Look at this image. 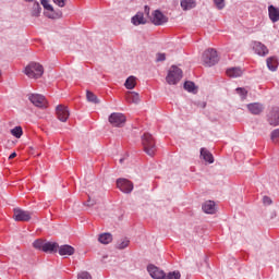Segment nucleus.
<instances>
[{
    "mask_svg": "<svg viewBox=\"0 0 279 279\" xmlns=\"http://www.w3.org/2000/svg\"><path fill=\"white\" fill-rule=\"evenodd\" d=\"M25 75L31 80H38V77H43V73H45V69L40 63L31 62L24 71Z\"/></svg>",
    "mask_w": 279,
    "mask_h": 279,
    "instance_id": "f257e3e1",
    "label": "nucleus"
},
{
    "mask_svg": "<svg viewBox=\"0 0 279 279\" xmlns=\"http://www.w3.org/2000/svg\"><path fill=\"white\" fill-rule=\"evenodd\" d=\"M142 145L147 156H154V154H156V141L151 134L145 133L142 136Z\"/></svg>",
    "mask_w": 279,
    "mask_h": 279,
    "instance_id": "f03ea898",
    "label": "nucleus"
},
{
    "mask_svg": "<svg viewBox=\"0 0 279 279\" xmlns=\"http://www.w3.org/2000/svg\"><path fill=\"white\" fill-rule=\"evenodd\" d=\"M202 60H203L204 66H215V64L219 62V56L217 54V50L215 49L205 50L203 53Z\"/></svg>",
    "mask_w": 279,
    "mask_h": 279,
    "instance_id": "7ed1b4c3",
    "label": "nucleus"
},
{
    "mask_svg": "<svg viewBox=\"0 0 279 279\" xmlns=\"http://www.w3.org/2000/svg\"><path fill=\"white\" fill-rule=\"evenodd\" d=\"M182 80V70L175 65H172L166 76V82L171 86H175L178 82Z\"/></svg>",
    "mask_w": 279,
    "mask_h": 279,
    "instance_id": "20e7f679",
    "label": "nucleus"
},
{
    "mask_svg": "<svg viewBox=\"0 0 279 279\" xmlns=\"http://www.w3.org/2000/svg\"><path fill=\"white\" fill-rule=\"evenodd\" d=\"M125 121H128V119L123 113L113 112L109 116V123L113 128H123L125 125Z\"/></svg>",
    "mask_w": 279,
    "mask_h": 279,
    "instance_id": "39448f33",
    "label": "nucleus"
},
{
    "mask_svg": "<svg viewBox=\"0 0 279 279\" xmlns=\"http://www.w3.org/2000/svg\"><path fill=\"white\" fill-rule=\"evenodd\" d=\"M34 213L23 210L21 208L13 209V219L14 221H31Z\"/></svg>",
    "mask_w": 279,
    "mask_h": 279,
    "instance_id": "423d86ee",
    "label": "nucleus"
},
{
    "mask_svg": "<svg viewBox=\"0 0 279 279\" xmlns=\"http://www.w3.org/2000/svg\"><path fill=\"white\" fill-rule=\"evenodd\" d=\"M169 19L167 17V15L162 14L160 10L154 11L150 16V23H153V25H165V23H167Z\"/></svg>",
    "mask_w": 279,
    "mask_h": 279,
    "instance_id": "0eeeda50",
    "label": "nucleus"
},
{
    "mask_svg": "<svg viewBox=\"0 0 279 279\" xmlns=\"http://www.w3.org/2000/svg\"><path fill=\"white\" fill-rule=\"evenodd\" d=\"M117 187L122 191V193H132L134 190V184L128 179H118Z\"/></svg>",
    "mask_w": 279,
    "mask_h": 279,
    "instance_id": "6e6552de",
    "label": "nucleus"
},
{
    "mask_svg": "<svg viewBox=\"0 0 279 279\" xmlns=\"http://www.w3.org/2000/svg\"><path fill=\"white\" fill-rule=\"evenodd\" d=\"M29 101L37 108H47V99L40 94H33L29 96Z\"/></svg>",
    "mask_w": 279,
    "mask_h": 279,
    "instance_id": "1a4fd4ad",
    "label": "nucleus"
},
{
    "mask_svg": "<svg viewBox=\"0 0 279 279\" xmlns=\"http://www.w3.org/2000/svg\"><path fill=\"white\" fill-rule=\"evenodd\" d=\"M253 50L257 56H262L263 58L269 54V49L267 48V46H265V44L259 41L253 43Z\"/></svg>",
    "mask_w": 279,
    "mask_h": 279,
    "instance_id": "9d476101",
    "label": "nucleus"
},
{
    "mask_svg": "<svg viewBox=\"0 0 279 279\" xmlns=\"http://www.w3.org/2000/svg\"><path fill=\"white\" fill-rule=\"evenodd\" d=\"M70 114L71 113L69 112V107H64L62 105L57 107V117L62 123H66Z\"/></svg>",
    "mask_w": 279,
    "mask_h": 279,
    "instance_id": "9b49d317",
    "label": "nucleus"
},
{
    "mask_svg": "<svg viewBox=\"0 0 279 279\" xmlns=\"http://www.w3.org/2000/svg\"><path fill=\"white\" fill-rule=\"evenodd\" d=\"M147 271L149 276L153 277L154 279L165 278V272L160 268L156 267L155 265H148Z\"/></svg>",
    "mask_w": 279,
    "mask_h": 279,
    "instance_id": "f8f14e48",
    "label": "nucleus"
},
{
    "mask_svg": "<svg viewBox=\"0 0 279 279\" xmlns=\"http://www.w3.org/2000/svg\"><path fill=\"white\" fill-rule=\"evenodd\" d=\"M60 256H73L75 248L69 244H64L58 247Z\"/></svg>",
    "mask_w": 279,
    "mask_h": 279,
    "instance_id": "ddd939ff",
    "label": "nucleus"
},
{
    "mask_svg": "<svg viewBox=\"0 0 279 279\" xmlns=\"http://www.w3.org/2000/svg\"><path fill=\"white\" fill-rule=\"evenodd\" d=\"M268 122L270 125H278L279 124V108H274L270 113L268 114Z\"/></svg>",
    "mask_w": 279,
    "mask_h": 279,
    "instance_id": "4468645a",
    "label": "nucleus"
},
{
    "mask_svg": "<svg viewBox=\"0 0 279 279\" xmlns=\"http://www.w3.org/2000/svg\"><path fill=\"white\" fill-rule=\"evenodd\" d=\"M268 16L271 23H278L279 21V9L276 8L274 4L268 7Z\"/></svg>",
    "mask_w": 279,
    "mask_h": 279,
    "instance_id": "2eb2a0df",
    "label": "nucleus"
},
{
    "mask_svg": "<svg viewBox=\"0 0 279 279\" xmlns=\"http://www.w3.org/2000/svg\"><path fill=\"white\" fill-rule=\"evenodd\" d=\"M247 109L251 114H260V112H263V110H265V107H263L262 104L253 102V104L247 105Z\"/></svg>",
    "mask_w": 279,
    "mask_h": 279,
    "instance_id": "dca6fc26",
    "label": "nucleus"
},
{
    "mask_svg": "<svg viewBox=\"0 0 279 279\" xmlns=\"http://www.w3.org/2000/svg\"><path fill=\"white\" fill-rule=\"evenodd\" d=\"M202 208L204 213H206L207 215H215V213H217V208L215 207V202L213 201L205 202Z\"/></svg>",
    "mask_w": 279,
    "mask_h": 279,
    "instance_id": "f3484780",
    "label": "nucleus"
},
{
    "mask_svg": "<svg viewBox=\"0 0 279 279\" xmlns=\"http://www.w3.org/2000/svg\"><path fill=\"white\" fill-rule=\"evenodd\" d=\"M266 64H267V69H269V71H277L278 70V57L274 56V57H269L266 59Z\"/></svg>",
    "mask_w": 279,
    "mask_h": 279,
    "instance_id": "a211bd4d",
    "label": "nucleus"
},
{
    "mask_svg": "<svg viewBox=\"0 0 279 279\" xmlns=\"http://www.w3.org/2000/svg\"><path fill=\"white\" fill-rule=\"evenodd\" d=\"M125 99L129 104H138L141 101V96L135 92H128Z\"/></svg>",
    "mask_w": 279,
    "mask_h": 279,
    "instance_id": "6ab92c4d",
    "label": "nucleus"
},
{
    "mask_svg": "<svg viewBox=\"0 0 279 279\" xmlns=\"http://www.w3.org/2000/svg\"><path fill=\"white\" fill-rule=\"evenodd\" d=\"M58 247L60 246L56 242H46L44 245V252L46 254H53V252H58Z\"/></svg>",
    "mask_w": 279,
    "mask_h": 279,
    "instance_id": "aec40b11",
    "label": "nucleus"
},
{
    "mask_svg": "<svg viewBox=\"0 0 279 279\" xmlns=\"http://www.w3.org/2000/svg\"><path fill=\"white\" fill-rule=\"evenodd\" d=\"M201 156L205 160V162H209V165H213V162H215V157H213V154L206 148H201Z\"/></svg>",
    "mask_w": 279,
    "mask_h": 279,
    "instance_id": "412c9836",
    "label": "nucleus"
},
{
    "mask_svg": "<svg viewBox=\"0 0 279 279\" xmlns=\"http://www.w3.org/2000/svg\"><path fill=\"white\" fill-rule=\"evenodd\" d=\"M133 25H145L147 21L145 20V15L138 12L135 16L132 17Z\"/></svg>",
    "mask_w": 279,
    "mask_h": 279,
    "instance_id": "4be33fe9",
    "label": "nucleus"
},
{
    "mask_svg": "<svg viewBox=\"0 0 279 279\" xmlns=\"http://www.w3.org/2000/svg\"><path fill=\"white\" fill-rule=\"evenodd\" d=\"M227 75L229 77H241L243 75V70H241V68H231L227 70Z\"/></svg>",
    "mask_w": 279,
    "mask_h": 279,
    "instance_id": "5701e85b",
    "label": "nucleus"
},
{
    "mask_svg": "<svg viewBox=\"0 0 279 279\" xmlns=\"http://www.w3.org/2000/svg\"><path fill=\"white\" fill-rule=\"evenodd\" d=\"M99 243L102 245H108V243H112V234L110 233H102L98 238Z\"/></svg>",
    "mask_w": 279,
    "mask_h": 279,
    "instance_id": "b1692460",
    "label": "nucleus"
},
{
    "mask_svg": "<svg viewBox=\"0 0 279 279\" xmlns=\"http://www.w3.org/2000/svg\"><path fill=\"white\" fill-rule=\"evenodd\" d=\"M124 86H125V88H128V90H132V89L136 88V77L129 76L125 81Z\"/></svg>",
    "mask_w": 279,
    "mask_h": 279,
    "instance_id": "393cba45",
    "label": "nucleus"
},
{
    "mask_svg": "<svg viewBox=\"0 0 279 279\" xmlns=\"http://www.w3.org/2000/svg\"><path fill=\"white\" fill-rule=\"evenodd\" d=\"M181 8L183 10H193L195 8V0H181Z\"/></svg>",
    "mask_w": 279,
    "mask_h": 279,
    "instance_id": "a878e982",
    "label": "nucleus"
},
{
    "mask_svg": "<svg viewBox=\"0 0 279 279\" xmlns=\"http://www.w3.org/2000/svg\"><path fill=\"white\" fill-rule=\"evenodd\" d=\"M184 88L185 90H187V93H195L197 90V88L195 87V83L191 81H186L184 83Z\"/></svg>",
    "mask_w": 279,
    "mask_h": 279,
    "instance_id": "bb28decb",
    "label": "nucleus"
},
{
    "mask_svg": "<svg viewBox=\"0 0 279 279\" xmlns=\"http://www.w3.org/2000/svg\"><path fill=\"white\" fill-rule=\"evenodd\" d=\"M41 10H43V9L40 8V3L35 2V3L33 4L32 16H36V17L40 16Z\"/></svg>",
    "mask_w": 279,
    "mask_h": 279,
    "instance_id": "cd10ccee",
    "label": "nucleus"
},
{
    "mask_svg": "<svg viewBox=\"0 0 279 279\" xmlns=\"http://www.w3.org/2000/svg\"><path fill=\"white\" fill-rule=\"evenodd\" d=\"M11 134L12 136H15V138H21V136H23V128L15 126L11 130Z\"/></svg>",
    "mask_w": 279,
    "mask_h": 279,
    "instance_id": "c85d7f7f",
    "label": "nucleus"
},
{
    "mask_svg": "<svg viewBox=\"0 0 279 279\" xmlns=\"http://www.w3.org/2000/svg\"><path fill=\"white\" fill-rule=\"evenodd\" d=\"M182 275H180V271H172V272H169L168 275L163 272L162 279H180Z\"/></svg>",
    "mask_w": 279,
    "mask_h": 279,
    "instance_id": "c756f323",
    "label": "nucleus"
},
{
    "mask_svg": "<svg viewBox=\"0 0 279 279\" xmlns=\"http://www.w3.org/2000/svg\"><path fill=\"white\" fill-rule=\"evenodd\" d=\"M87 100L90 101L92 104H99V99L93 92H87L86 94Z\"/></svg>",
    "mask_w": 279,
    "mask_h": 279,
    "instance_id": "7c9ffc66",
    "label": "nucleus"
},
{
    "mask_svg": "<svg viewBox=\"0 0 279 279\" xmlns=\"http://www.w3.org/2000/svg\"><path fill=\"white\" fill-rule=\"evenodd\" d=\"M45 241L43 240H36L34 243H33V246L35 247V250H41V252H44L45 250Z\"/></svg>",
    "mask_w": 279,
    "mask_h": 279,
    "instance_id": "2f4dec72",
    "label": "nucleus"
},
{
    "mask_svg": "<svg viewBox=\"0 0 279 279\" xmlns=\"http://www.w3.org/2000/svg\"><path fill=\"white\" fill-rule=\"evenodd\" d=\"M40 3L45 10H48V12H53V5L49 4V0H40Z\"/></svg>",
    "mask_w": 279,
    "mask_h": 279,
    "instance_id": "473e14b6",
    "label": "nucleus"
},
{
    "mask_svg": "<svg viewBox=\"0 0 279 279\" xmlns=\"http://www.w3.org/2000/svg\"><path fill=\"white\" fill-rule=\"evenodd\" d=\"M130 245V240L123 239L118 243V250H125Z\"/></svg>",
    "mask_w": 279,
    "mask_h": 279,
    "instance_id": "72a5a7b5",
    "label": "nucleus"
},
{
    "mask_svg": "<svg viewBox=\"0 0 279 279\" xmlns=\"http://www.w3.org/2000/svg\"><path fill=\"white\" fill-rule=\"evenodd\" d=\"M46 16L48 19H61L62 12L56 13V11H53V12L50 11V13L49 12L46 13Z\"/></svg>",
    "mask_w": 279,
    "mask_h": 279,
    "instance_id": "f704fd0d",
    "label": "nucleus"
},
{
    "mask_svg": "<svg viewBox=\"0 0 279 279\" xmlns=\"http://www.w3.org/2000/svg\"><path fill=\"white\" fill-rule=\"evenodd\" d=\"M217 10H223L226 8V0H214Z\"/></svg>",
    "mask_w": 279,
    "mask_h": 279,
    "instance_id": "c9c22d12",
    "label": "nucleus"
},
{
    "mask_svg": "<svg viewBox=\"0 0 279 279\" xmlns=\"http://www.w3.org/2000/svg\"><path fill=\"white\" fill-rule=\"evenodd\" d=\"M167 60V54L159 52L156 54V62H165Z\"/></svg>",
    "mask_w": 279,
    "mask_h": 279,
    "instance_id": "e433bc0d",
    "label": "nucleus"
},
{
    "mask_svg": "<svg viewBox=\"0 0 279 279\" xmlns=\"http://www.w3.org/2000/svg\"><path fill=\"white\" fill-rule=\"evenodd\" d=\"M236 93L242 97V99H245V97H247V90H245V88L239 87L236 88Z\"/></svg>",
    "mask_w": 279,
    "mask_h": 279,
    "instance_id": "4c0bfd02",
    "label": "nucleus"
},
{
    "mask_svg": "<svg viewBox=\"0 0 279 279\" xmlns=\"http://www.w3.org/2000/svg\"><path fill=\"white\" fill-rule=\"evenodd\" d=\"M53 3H56V5H58L59 8H64V5H66V0H52Z\"/></svg>",
    "mask_w": 279,
    "mask_h": 279,
    "instance_id": "58836bf2",
    "label": "nucleus"
},
{
    "mask_svg": "<svg viewBox=\"0 0 279 279\" xmlns=\"http://www.w3.org/2000/svg\"><path fill=\"white\" fill-rule=\"evenodd\" d=\"M77 279H93V277H90V274L88 272H81Z\"/></svg>",
    "mask_w": 279,
    "mask_h": 279,
    "instance_id": "ea45409f",
    "label": "nucleus"
},
{
    "mask_svg": "<svg viewBox=\"0 0 279 279\" xmlns=\"http://www.w3.org/2000/svg\"><path fill=\"white\" fill-rule=\"evenodd\" d=\"M278 138H279V129L274 130V131L271 132V141H276V140H278Z\"/></svg>",
    "mask_w": 279,
    "mask_h": 279,
    "instance_id": "a19ab883",
    "label": "nucleus"
},
{
    "mask_svg": "<svg viewBox=\"0 0 279 279\" xmlns=\"http://www.w3.org/2000/svg\"><path fill=\"white\" fill-rule=\"evenodd\" d=\"M263 202L266 206H269L271 204V198L269 196H264Z\"/></svg>",
    "mask_w": 279,
    "mask_h": 279,
    "instance_id": "79ce46f5",
    "label": "nucleus"
},
{
    "mask_svg": "<svg viewBox=\"0 0 279 279\" xmlns=\"http://www.w3.org/2000/svg\"><path fill=\"white\" fill-rule=\"evenodd\" d=\"M14 158H16V153H12V154L9 156V160H12V159H14Z\"/></svg>",
    "mask_w": 279,
    "mask_h": 279,
    "instance_id": "37998d69",
    "label": "nucleus"
},
{
    "mask_svg": "<svg viewBox=\"0 0 279 279\" xmlns=\"http://www.w3.org/2000/svg\"><path fill=\"white\" fill-rule=\"evenodd\" d=\"M24 1H26L28 3H33V1H36V0H24Z\"/></svg>",
    "mask_w": 279,
    "mask_h": 279,
    "instance_id": "c03bdc74",
    "label": "nucleus"
},
{
    "mask_svg": "<svg viewBox=\"0 0 279 279\" xmlns=\"http://www.w3.org/2000/svg\"><path fill=\"white\" fill-rule=\"evenodd\" d=\"M145 11L147 12V14H149V9H147V7H145Z\"/></svg>",
    "mask_w": 279,
    "mask_h": 279,
    "instance_id": "a18cd8bd",
    "label": "nucleus"
}]
</instances>
